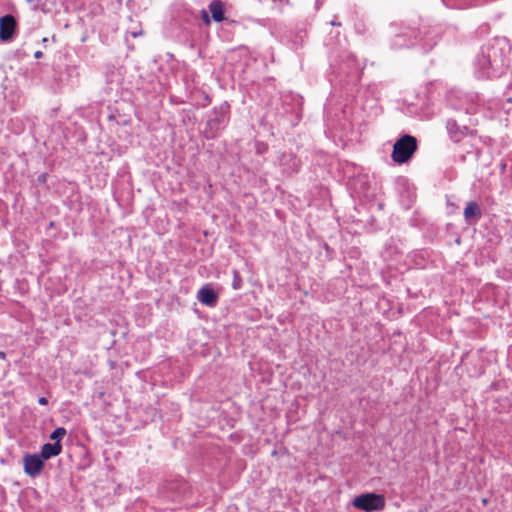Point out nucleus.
Instances as JSON below:
<instances>
[{"label":"nucleus","mask_w":512,"mask_h":512,"mask_svg":"<svg viewBox=\"0 0 512 512\" xmlns=\"http://www.w3.org/2000/svg\"><path fill=\"white\" fill-rule=\"evenodd\" d=\"M258 152H261L263 150V147H257Z\"/></svg>","instance_id":"20"},{"label":"nucleus","mask_w":512,"mask_h":512,"mask_svg":"<svg viewBox=\"0 0 512 512\" xmlns=\"http://www.w3.org/2000/svg\"><path fill=\"white\" fill-rule=\"evenodd\" d=\"M453 128H456V124L453 122H448V130L451 135V138L455 142H459L462 136V133H453Z\"/></svg>","instance_id":"13"},{"label":"nucleus","mask_w":512,"mask_h":512,"mask_svg":"<svg viewBox=\"0 0 512 512\" xmlns=\"http://www.w3.org/2000/svg\"><path fill=\"white\" fill-rule=\"evenodd\" d=\"M481 216V211L479 208V205L471 201L467 204V206L464 209V217L467 222H470L471 219L479 218Z\"/></svg>","instance_id":"10"},{"label":"nucleus","mask_w":512,"mask_h":512,"mask_svg":"<svg viewBox=\"0 0 512 512\" xmlns=\"http://www.w3.org/2000/svg\"><path fill=\"white\" fill-rule=\"evenodd\" d=\"M24 471L30 477L38 476L44 466L43 459L38 454H27L23 459Z\"/></svg>","instance_id":"4"},{"label":"nucleus","mask_w":512,"mask_h":512,"mask_svg":"<svg viewBox=\"0 0 512 512\" xmlns=\"http://www.w3.org/2000/svg\"><path fill=\"white\" fill-rule=\"evenodd\" d=\"M5 353L3 351H0V359H4L5 358Z\"/></svg>","instance_id":"17"},{"label":"nucleus","mask_w":512,"mask_h":512,"mask_svg":"<svg viewBox=\"0 0 512 512\" xmlns=\"http://www.w3.org/2000/svg\"><path fill=\"white\" fill-rule=\"evenodd\" d=\"M138 35H139V33H136V32H133V33H132V36H133V37H137Z\"/></svg>","instance_id":"19"},{"label":"nucleus","mask_w":512,"mask_h":512,"mask_svg":"<svg viewBox=\"0 0 512 512\" xmlns=\"http://www.w3.org/2000/svg\"><path fill=\"white\" fill-rule=\"evenodd\" d=\"M38 403H39L40 405H46V404L48 403V400H47V398H46V397H40V398L38 399Z\"/></svg>","instance_id":"15"},{"label":"nucleus","mask_w":512,"mask_h":512,"mask_svg":"<svg viewBox=\"0 0 512 512\" xmlns=\"http://www.w3.org/2000/svg\"><path fill=\"white\" fill-rule=\"evenodd\" d=\"M197 299L202 304L213 307L217 303L218 296L213 289L204 286L199 289Z\"/></svg>","instance_id":"6"},{"label":"nucleus","mask_w":512,"mask_h":512,"mask_svg":"<svg viewBox=\"0 0 512 512\" xmlns=\"http://www.w3.org/2000/svg\"><path fill=\"white\" fill-rule=\"evenodd\" d=\"M417 147V139L414 136H401L393 146L392 160L398 164L406 163L416 152Z\"/></svg>","instance_id":"1"},{"label":"nucleus","mask_w":512,"mask_h":512,"mask_svg":"<svg viewBox=\"0 0 512 512\" xmlns=\"http://www.w3.org/2000/svg\"><path fill=\"white\" fill-rule=\"evenodd\" d=\"M258 152H261L263 150V147H257Z\"/></svg>","instance_id":"21"},{"label":"nucleus","mask_w":512,"mask_h":512,"mask_svg":"<svg viewBox=\"0 0 512 512\" xmlns=\"http://www.w3.org/2000/svg\"><path fill=\"white\" fill-rule=\"evenodd\" d=\"M258 152H261L263 150V147H257Z\"/></svg>","instance_id":"22"},{"label":"nucleus","mask_w":512,"mask_h":512,"mask_svg":"<svg viewBox=\"0 0 512 512\" xmlns=\"http://www.w3.org/2000/svg\"><path fill=\"white\" fill-rule=\"evenodd\" d=\"M66 435V429L63 427L56 428L50 435L51 440L60 443V440Z\"/></svg>","instance_id":"11"},{"label":"nucleus","mask_w":512,"mask_h":512,"mask_svg":"<svg viewBox=\"0 0 512 512\" xmlns=\"http://www.w3.org/2000/svg\"><path fill=\"white\" fill-rule=\"evenodd\" d=\"M233 282L232 287L235 290H238L242 287V278L237 270H233Z\"/></svg>","instance_id":"12"},{"label":"nucleus","mask_w":512,"mask_h":512,"mask_svg":"<svg viewBox=\"0 0 512 512\" xmlns=\"http://www.w3.org/2000/svg\"><path fill=\"white\" fill-rule=\"evenodd\" d=\"M62 446L60 443L55 442L53 444L46 443L42 446L40 456L43 460H48L51 457L57 456L61 453Z\"/></svg>","instance_id":"8"},{"label":"nucleus","mask_w":512,"mask_h":512,"mask_svg":"<svg viewBox=\"0 0 512 512\" xmlns=\"http://www.w3.org/2000/svg\"><path fill=\"white\" fill-rule=\"evenodd\" d=\"M16 27V21L13 16L5 15L0 18V39L8 41L12 38Z\"/></svg>","instance_id":"5"},{"label":"nucleus","mask_w":512,"mask_h":512,"mask_svg":"<svg viewBox=\"0 0 512 512\" xmlns=\"http://www.w3.org/2000/svg\"><path fill=\"white\" fill-rule=\"evenodd\" d=\"M39 180L40 181H44L45 180V174H42L41 176H39Z\"/></svg>","instance_id":"18"},{"label":"nucleus","mask_w":512,"mask_h":512,"mask_svg":"<svg viewBox=\"0 0 512 512\" xmlns=\"http://www.w3.org/2000/svg\"><path fill=\"white\" fill-rule=\"evenodd\" d=\"M42 55H43V54H42V52H41V51H37V52H35V54H34L35 58H41V57H42Z\"/></svg>","instance_id":"16"},{"label":"nucleus","mask_w":512,"mask_h":512,"mask_svg":"<svg viewBox=\"0 0 512 512\" xmlns=\"http://www.w3.org/2000/svg\"><path fill=\"white\" fill-rule=\"evenodd\" d=\"M280 165L283 167L285 172L293 173L298 170L299 161L293 154L284 153L280 158Z\"/></svg>","instance_id":"7"},{"label":"nucleus","mask_w":512,"mask_h":512,"mask_svg":"<svg viewBox=\"0 0 512 512\" xmlns=\"http://www.w3.org/2000/svg\"><path fill=\"white\" fill-rule=\"evenodd\" d=\"M352 505L364 512L382 511L386 506L385 497L374 492L364 493L352 500Z\"/></svg>","instance_id":"2"},{"label":"nucleus","mask_w":512,"mask_h":512,"mask_svg":"<svg viewBox=\"0 0 512 512\" xmlns=\"http://www.w3.org/2000/svg\"><path fill=\"white\" fill-rule=\"evenodd\" d=\"M209 10L215 22H221L224 19L223 4L220 0H213L209 4Z\"/></svg>","instance_id":"9"},{"label":"nucleus","mask_w":512,"mask_h":512,"mask_svg":"<svg viewBox=\"0 0 512 512\" xmlns=\"http://www.w3.org/2000/svg\"><path fill=\"white\" fill-rule=\"evenodd\" d=\"M498 64V53L494 47L486 46L481 50V54L477 57V65L482 70H488Z\"/></svg>","instance_id":"3"},{"label":"nucleus","mask_w":512,"mask_h":512,"mask_svg":"<svg viewBox=\"0 0 512 512\" xmlns=\"http://www.w3.org/2000/svg\"><path fill=\"white\" fill-rule=\"evenodd\" d=\"M331 24L332 25H338V23H336L335 21H332Z\"/></svg>","instance_id":"23"},{"label":"nucleus","mask_w":512,"mask_h":512,"mask_svg":"<svg viewBox=\"0 0 512 512\" xmlns=\"http://www.w3.org/2000/svg\"><path fill=\"white\" fill-rule=\"evenodd\" d=\"M202 20L205 24H210V18L205 10H202Z\"/></svg>","instance_id":"14"}]
</instances>
